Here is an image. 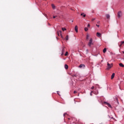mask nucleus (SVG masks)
<instances>
[{"label":"nucleus","instance_id":"4be33fe9","mask_svg":"<svg viewBox=\"0 0 124 124\" xmlns=\"http://www.w3.org/2000/svg\"><path fill=\"white\" fill-rule=\"evenodd\" d=\"M92 93H93V91H92V92H91V93H90V95H91V96L93 95V94H92Z\"/></svg>","mask_w":124,"mask_h":124},{"label":"nucleus","instance_id":"9d476101","mask_svg":"<svg viewBox=\"0 0 124 124\" xmlns=\"http://www.w3.org/2000/svg\"><path fill=\"white\" fill-rule=\"evenodd\" d=\"M51 6H52L53 9H55L56 6H55V5H54V4H52L51 5Z\"/></svg>","mask_w":124,"mask_h":124},{"label":"nucleus","instance_id":"ddd939ff","mask_svg":"<svg viewBox=\"0 0 124 124\" xmlns=\"http://www.w3.org/2000/svg\"><path fill=\"white\" fill-rule=\"evenodd\" d=\"M119 65L120 66H121V67H124V65L123 64V63H119Z\"/></svg>","mask_w":124,"mask_h":124},{"label":"nucleus","instance_id":"f3484780","mask_svg":"<svg viewBox=\"0 0 124 124\" xmlns=\"http://www.w3.org/2000/svg\"><path fill=\"white\" fill-rule=\"evenodd\" d=\"M123 44H124V41H122L121 42V45H119V46H122V45H123Z\"/></svg>","mask_w":124,"mask_h":124},{"label":"nucleus","instance_id":"412c9836","mask_svg":"<svg viewBox=\"0 0 124 124\" xmlns=\"http://www.w3.org/2000/svg\"><path fill=\"white\" fill-rule=\"evenodd\" d=\"M107 104H108V107H111V105H110L108 103H107Z\"/></svg>","mask_w":124,"mask_h":124},{"label":"nucleus","instance_id":"6e6552de","mask_svg":"<svg viewBox=\"0 0 124 124\" xmlns=\"http://www.w3.org/2000/svg\"><path fill=\"white\" fill-rule=\"evenodd\" d=\"M106 17L107 19H110V15L109 14H106Z\"/></svg>","mask_w":124,"mask_h":124},{"label":"nucleus","instance_id":"7c9ffc66","mask_svg":"<svg viewBox=\"0 0 124 124\" xmlns=\"http://www.w3.org/2000/svg\"><path fill=\"white\" fill-rule=\"evenodd\" d=\"M96 26H97V27H99V25H96Z\"/></svg>","mask_w":124,"mask_h":124},{"label":"nucleus","instance_id":"4468645a","mask_svg":"<svg viewBox=\"0 0 124 124\" xmlns=\"http://www.w3.org/2000/svg\"><path fill=\"white\" fill-rule=\"evenodd\" d=\"M106 51H107V49H106V48H105L103 49V53H106Z\"/></svg>","mask_w":124,"mask_h":124},{"label":"nucleus","instance_id":"aec40b11","mask_svg":"<svg viewBox=\"0 0 124 124\" xmlns=\"http://www.w3.org/2000/svg\"><path fill=\"white\" fill-rule=\"evenodd\" d=\"M68 55V52H66V53L65 54V56H67Z\"/></svg>","mask_w":124,"mask_h":124},{"label":"nucleus","instance_id":"0eeeda50","mask_svg":"<svg viewBox=\"0 0 124 124\" xmlns=\"http://www.w3.org/2000/svg\"><path fill=\"white\" fill-rule=\"evenodd\" d=\"M75 31H76V32H78V27L77 26H75Z\"/></svg>","mask_w":124,"mask_h":124},{"label":"nucleus","instance_id":"f704fd0d","mask_svg":"<svg viewBox=\"0 0 124 124\" xmlns=\"http://www.w3.org/2000/svg\"><path fill=\"white\" fill-rule=\"evenodd\" d=\"M123 53H124V51H123Z\"/></svg>","mask_w":124,"mask_h":124},{"label":"nucleus","instance_id":"9b49d317","mask_svg":"<svg viewBox=\"0 0 124 124\" xmlns=\"http://www.w3.org/2000/svg\"><path fill=\"white\" fill-rule=\"evenodd\" d=\"M64 67L65 69H68V65H67V64H65Z\"/></svg>","mask_w":124,"mask_h":124},{"label":"nucleus","instance_id":"39448f33","mask_svg":"<svg viewBox=\"0 0 124 124\" xmlns=\"http://www.w3.org/2000/svg\"><path fill=\"white\" fill-rule=\"evenodd\" d=\"M60 33L61 36L62 37V31H57V34L59 36H60Z\"/></svg>","mask_w":124,"mask_h":124},{"label":"nucleus","instance_id":"c9c22d12","mask_svg":"<svg viewBox=\"0 0 124 124\" xmlns=\"http://www.w3.org/2000/svg\"><path fill=\"white\" fill-rule=\"evenodd\" d=\"M72 22H73V21H72Z\"/></svg>","mask_w":124,"mask_h":124},{"label":"nucleus","instance_id":"2eb2a0df","mask_svg":"<svg viewBox=\"0 0 124 124\" xmlns=\"http://www.w3.org/2000/svg\"><path fill=\"white\" fill-rule=\"evenodd\" d=\"M68 38H69L68 35H67L66 37H65V40L66 41H67V40H68Z\"/></svg>","mask_w":124,"mask_h":124},{"label":"nucleus","instance_id":"72a5a7b5","mask_svg":"<svg viewBox=\"0 0 124 124\" xmlns=\"http://www.w3.org/2000/svg\"><path fill=\"white\" fill-rule=\"evenodd\" d=\"M57 17V16H55V17Z\"/></svg>","mask_w":124,"mask_h":124},{"label":"nucleus","instance_id":"a878e982","mask_svg":"<svg viewBox=\"0 0 124 124\" xmlns=\"http://www.w3.org/2000/svg\"><path fill=\"white\" fill-rule=\"evenodd\" d=\"M90 24H88V26H87V27H88L89 28H90Z\"/></svg>","mask_w":124,"mask_h":124},{"label":"nucleus","instance_id":"5701e85b","mask_svg":"<svg viewBox=\"0 0 124 124\" xmlns=\"http://www.w3.org/2000/svg\"><path fill=\"white\" fill-rule=\"evenodd\" d=\"M74 93H77V91H74Z\"/></svg>","mask_w":124,"mask_h":124},{"label":"nucleus","instance_id":"cd10ccee","mask_svg":"<svg viewBox=\"0 0 124 124\" xmlns=\"http://www.w3.org/2000/svg\"><path fill=\"white\" fill-rule=\"evenodd\" d=\"M115 99L117 100V101H118V98H115Z\"/></svg>","mask_w":124,"mask_h":124},{"label":"nucleus","instance_id":"20e7f679","mask_svg":"<svg viewBox=\"0 0 124 124\" xmlns=\"http://www.w3.org/2000/svg\"><path fill=\"white\" fill-rule=\"evenodd\" d=\"M122 15H123L122 12H119L118 13V18H121L122 17Z\"/></svg>","mask_w":124,"mask_h":124},{"label":"nucleus","instance_id":"dca6fc26","mask_svg":"<svg viewBox=\"0 0 124 124\" xmlns=\"http://www.w3.org/2000/svg\"><path fill=\"white\" fill-rule=\"evenodd\" d=\"M84 31H89V29H88L87 27H85L84 28Z\"/></svg>","mask_w":124,"mask_h":124},{"label":"nucleus","instance_id":"bb28decb","mask_svg":"<svg viewBox=\"0 0 124 124\" xmlns=\"http://www.w3.org/2000/svg\"><path fill=\"white\" fill-rule=\"evenodd\" d=\"M56 18V16H53V18L55 19Z\"/></svg>","mask_w":124,"mask_h":124},{"label":"nucleus","instance_id":"7ed1b4c3","mask_svg":"<svg viewBox=\"0 0 124 124\" xmlns=\"http://www.w3.org/2000/svg\"><path fill=\"white\" fill-rule=\"evenodd\" d=\"M78 67H79V68H85V64H81L79 65Z\"/></svg>","mask_w":124,"mask_h":124},{"label":"nucleus","instance_id":"2f4dec72","mask_svg":"<svg viewBox=\"0 0 124 124\" xmlns=\"http://www.w3.org/2000/svg\"><path fill=\"white\" fill-rule=\"evenodd\" d=\"M99 22H100V21H98V22H97V23L98 24Z\"/></svg>","mask_w":124,"mask_h":124},{"label":"nucleus","instance_id":"473e14b6","mask_svg":"<svg viewBox=\"0 0 124 124\" xmlns=\"http://www.w3.org/2000/svg\"><path fill=\"white\" fill-rule=\"evenodd\" d=\"M111 119H113V117H111Z\"/></svg>","mask_w":124,"mask_h":124},{"label":"nucleus","instance_id":"423d86ee","mask_svg":"<svg viewBox=\"0 0 124 124\" xmlns=\"http://www.w3.org/2000/svg\"><path fill=\"white\" fill-rule=\"evenodd\" d=\"M96 35L98 37H101V33H100L99 32H97Z\"/></svg>","mask_w":124,"mask_h":124},{"label":"nucleus","instance_id":"c85d7f7f","mask_svg":"<svg viewBox=\"0 0 124 124\" xmlns=\"http://www.w3.org/2000/svg\"><path fill=\"white\" fill-rule=\"evenodd\" d=\"M66 115V113H64L63 116H65Z\"/></svg>","mask_w":124,"mask_h":124},{"label":"nucleus","instance_id":"c756f323","mask_svg":"<svg viewBox=\"0 0 124 124\" xmlns=\"http://www.w3.org/2000/svg\"><path fill=\"white\" fill-rule=\"evenodd\" d=\"M62 51H64V48H63V49H62Z\"/></svg>","mask_w":124,"mask_h":124},{"label":"nucleus","instance_id":"a211bd4d","mask_svg":"<svg viewBox=\"0 0 124 124\" xmlns=\"http://www.w3.org/2000/svg\"><path fill=\"white\" fill-rule=\"evenodd\" d=\"M89 37H90V35L89 34H87L86 36V39H89Z\"/></svg>","mask_w":124,"mask_h":124},{"label":"nucleus","instance_id":"f8f14e48","mask_svg":"<svg viewBox=\"0 0 124 124\" xmlns=\"http://www.w3.org/2000/svg\"><path fill=\"white\" fill-rule=\"evenodd\" d=\"M81 16H83V17H84L85 18V17H86V15L84 14V13H82L81 14Z\"/></svg>","mask_w":124,"mask_h":124},{"label":"nucleus","instance_id":"f03ea898","mask_svg":"<svg viewBox=\"0 0 124 124\" xmlns=\"http://www.w3.org/2000/svg\"><path fill=\"white\" fill-rule=\"evenodd\" d=\"M108 67L107 68V70H109L112 66H113V64H110L109 62H108L107 63Z\"/></svg>","mask_w":124,"mask_h":124},{"label":"nucleus","instance_id":"b1692460","mask_svg":"<svg viewBox=\"0 0 124 124\" xmlns=\"http://www.w3.org/2000/svg\"><path fill=\"white\" fill-rule=\"evenodd\" d=\"M94 20H95V18H92V21H94Z\"/></svg>","mask_w":124,"mask_h":124},{"label":"nucleus","instance_id":"1a4fd4ad","mask_svg":"<svg viewBox=\"0 0 124 124\" xmlns=\"http://www.w3.org/2000/svg\"><path fill=\"white\" fill-rule=\"evenodd\" d=\"M114 77H115V73L112 74L111 79H114Z\"/></svg>","mask_w":124,"mask_h":124},{"label":"nucleus","instance_id":"f257e3e1","mask_svg":"<svg viewBox=\"0 0 124 124\" xmlns=\"http://www.w3.org/2000/svg\"><path fill=\"white\" fill-rule=\"evenodd\" d=\"M88 46H89V47H91V46H92V45H93V39L91 38L89 40V42L88 44Z\"/></svg>","mask_w":124,"mask_h":124},{"label":"nucleus","instance_id":"393cba45","mask_svg":"<svg viewBox=\"0 0 124 124\" xmlns=\"http://www.w3.org/2000/svg\"><path fill=\"white\" fill-rule=\"evenodd\" d=\"M92 90H93L94 89V87L93 86L92 88H91Z\"/></svg>","mask_w":124,"mask_h":124},{"label":"nucleus","instance_id":"6ab92c4d","mask_svg":"<svg viewBox=\"0 0 124 124\" xmlns=\"http://www.w3.org/2000/svg\"><path fill=\"white\" fill-rule=\"evenodd\" d=\"M62 31H66V29H65L64 28H62Z\"/></svg>","mask_w":124,"mask_h":124}]
</instances>
